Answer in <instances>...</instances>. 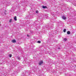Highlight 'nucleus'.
Returning <instances> with one entry per match:
<instances>
[{
	"mask_svg": "<svg viewBox=\"0 0 76 76\" xmlns=\"http://www.w3.org/2000/svg\"><path fill=\"white\" fill-rule=\"evenodd\" d=\"M67 34H68V35L70 34V31H68L67 32Z\"/></svg>",
	"mask_w": 76,
	"mask_h": 76,
	"instance_id": "nucleus-6",
	"label": "nucleus"
},
{
	"mask_svg": "<svg viewBox=\"0 0 76 76\" xmlns=\"http://www.w3.org/2000/svg\"><path fill=\"white\" fill-rule=\"evenodd\" d=\"M70 2H72L71 1H70Z\"/></svg>",
	"mask_w": 76,
	"mask_h": 76,
	"instance_id": "nucleus-21",
	"label": "nucleus"
},
{
	"mask_svg": "<svg viewBox=\"0 0 76 76\" xmlns=\"http://www.w3.org/2000/svg\"><path fill=\"white\" fill-rule=\"evenodd\" d=\"M35 69H36V68H35Z\"/></svg>",
	"mask_w": 76,
	"mask_h": 76,
	"instance_id": "nucleus-20",
	"label": "nucleus"
},
{
	"mask_svg": "<svg viewBox=\"0 0 76 76\" xmlns=\"http://www.w3.org/2000/svg\"><path fill=\"white\" fill-rule=\"evenodd\" d=\"M1 15H2V16H4V15H6V13L5 12H1Z\"/></svg>",
	"mask_w": 76,
	"mask_h": 76,
	"instance_id": "nucleus-2",
	"label": "nucleus"
},
{
	"mask_svg": "<svg viewBox=\"0 0 76 76\" xmlns=\"http://www.w3.org/2000/svg\"><path fill=\"white\" fill-rule=\"evenodd\" d=\"M10 3H9L8 4L7 3H6V5L7 6H9L10 5Z\"/></svg>",
	"mask_w": 76,
	"mask_h": 76,
	"instance_id": "nucleus-7",
	"label": "nucleus"
},
{
	"mask_svg": "<svg viewBox=\"0 0 76 76\" xmlns=\"http://www.w3.org/2000/svg\"><path fill=\"white\" fill-rule=\"evenodd\" d=\"M58 49H60V48H58Z\"/></svg>",
	"mask_w": 76,
	"mask_h": 76,
	"instance_id": "nucleus-19",
	"label": "nucleus"
},
{
	"mask_svg": "<svg viewBox=\"0 0 76 76\" xmlns=\"http://www.w3.org/2000/svg\"><path fill=\"white\" fill-rule=\"evenodd\" d=\"M12 21V19H10V20L9 22H10V23H11Z\"/></svg>",
	"mask_w": 76,
	"mask_h": 76,
	"instance_id": "nucleus-9",
	"label": "nucleus"
},
{
	"mask_svg": "<svg viewBox=\"0 0 76 76\" xmlns=\"http://www.w3.org/2000/svg\"><path fill=\"white\" fill-rule=\"evenodd\" d=\"M62 18L63 19H64V20H65L66 19V17L64 15L62 16Z\"/></svg>",
	"mask_w": 76,
	"mask_h": 76,
	"instance_id": "nucleus-1",
	"label": "nucleus"
},
{
	"mask_svg": "<svg viewBox=\"0 0 76 76\" xmlns=\"http://www.w3.org/2000/svg\"><path fill=\"white\" fill-rule=\"evenodd\" d=\"M66 29H64V32H66Z\"/></svg>",
	"mask_w": 76,
	"mask_h": 76,
	"instance_id": "nucleus-11",
	"label": "nucleus"
},
{
	"mask_svg": "<svg viewBox=\"0 0 76 76\" xmlns=\"http://www.w3.org/2000/svg\"><path fill=\"white\" fill-rule=\"evenodd\" d=\"M27 36L28 37H29V35L28 34L27 35Z\"/></svg>",
	"mask_w": 76,
	"mask_h": 76,
	"instance_id": "nucleus-16",
	"label": "nucleus"
},
{
	"mask_svg": "<svg viewBox=\"0 0 76 76\" xmlns=\"http://www.w3.org/2000/svg\"><path fill=\"white\" fill-rule=\"evenodd\" d=\"M12 42H16V40H12Z\"/></svg>",
	"mask_w": 76,
	"mask_h": 76,
	"instance_id": "nucleus-8",
	"label": "nucleus"
},
{
	"mask_svg": "<svg viewBox=\"0 0 76 76\" xmlns=\"http://www.w3.org/2000/svg\"><path fill=\"white\" fill-rule=\"evenodd\" d=\"M37 42L38 43H41V41H38V42Z\"/></svg>",
	"mask_w": 76,
	"mask_h": 76,
	"instance_id": "nucleus-14",
	"label": "nucleus"
},
{
	"mask_svg": "<svg viewBox=\"0 0 76 76\" xmlns=\"http://www.w3.org/2000/svg\"><path fill=\"white\" fill-rule=\"evenodd\" d=\"M42 63H43V62L42 61H41L39 63V65H41V64H42Z\"/></svg>",
	"mask_w": 76,
	"mask_h": 76,
	"instance_id": "nucleus-3",
	"label": "nucleus"
},
{
	"mask_svg": "<svg viewBox=\"0 0 76 76\" xmlns=\"http://www.w3.org/2000/svg\"><path fill=\"white\" fill-rule=\"evenodd\" d=\"M14 20H15V21H16V20H17V18L16 16H15L14 17Z\"/></svg>",
	"mask_w": 76,
	"mask_h": 76,
	"instance_id": "nucleus-5",
	"label": "nucleus"
},
{
	"mask_svg": "<svg viewBox=\"0 0 76 76\" xmlns=\"http://www.w3.org/2000/svg\"><path fill=\"white\" fill-rule=\"evenodd\" d=\"M36 13H39V12H38V11L37 10L36 11Z\"/></svg>",
	"mask_w": 76,
	"mask_h": 76,
	"instance_id": "nucleus-12",
	"label": "nucleus"
},
{
	"mask_svg": "<svg viewBox=\"0 0 76 76\" xmlns=\"http://www.w3.org/2000/svg\"><path fill=\"white\" fill-rule=\"evenodd\" d=\"M9 56L10 57H12V55H9Z\"/></svg>",
	"mask_w": 76,
	"mask_h": 76,
	"instance_id": "nucleus-13",
	"label": "nucleus"
},
{
	"mask_svg": "<svg viewBox=\"0 0 76 76\" xmlns=\"http://www.w3.org/2000/svg\"><path fill=\"white\" fill-rule=\"evenodd\" d=\"M67 40V39L66 38H64V41H66Z\"/></svg>",
	"mask_w": 76,
	"mask_h": 76,
	"instance_id": "nucleus-10",
	"label": "nucleus"
},
{
	"mask_svg": "<svg viewBox=\"0 0 76 76\" xmlns=\"http://www.w3.org/2000/svg\"><path fill=\"white\" fill-rule=\"evenodd\" d=\"M69 0V1H72V0Z\"/></svg>",
	"mask_w": 76,
	"mask_h": 76,
	"instance_id": "nucleus-18",
	"label": "nucleus"
},
{
	"mask_svg": "<svg viewBox=\"0 0 76 76\" xmlns=\"http://www.w3.org/2000/svg\"><path fill=\"white\" fill-rule=\"evenodd\" d=\"M18 59L19 60H20V58H18Z\"/></svg>",
	"mask_w": 76,
	"mask_h": 76,
	"instance_id": "nucleus-17",
	"label": "nucleus"
},
{
	"mask_svg": "<svg viewBox=\"0 0 76 76\" xmlns=\"http://www.w3.org/2000/svg\"><path fill=\"white\" fill-rule=\"evenodd\" d=\"M42 8H43V9H45L46 8H47V7L46 6H43Z\"/></svg>",
	"mask_w": 76,
	"mask_h": 76,
	"instance_id": "nucleus-4",
	"label": "nucleus"
},
{
	"mask_svg": "<svg viewBox=\"0 0 76 76\" xmlns=\"http://www.w3.org/2000/svg\"><path fill=\"white\" fill-rule=\"evenodd\" d=\"M49 28H53V27H51L49 26Z\"/></svg>",
	"mask_w": 76,
	"mask_h": 76,
	"instance_id": "nucleus-15",
	"label": "nucleus"
}]
</instances>
